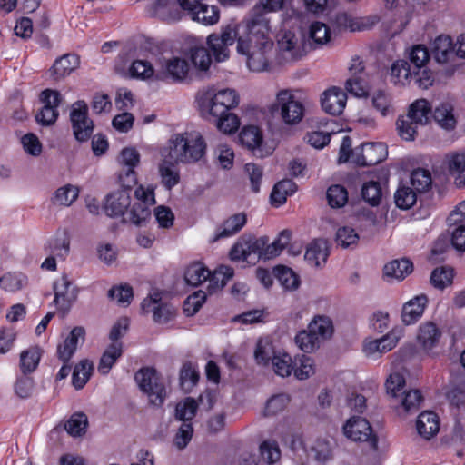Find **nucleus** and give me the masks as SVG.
Listing matches in <instances>:
<instances>
[{
    "instance_id": "13d9d810",
    "label": "nucleus",
    "mask_w": 465,
    "mask_h": 465,
    "mask_svg": "<svg viewBox=\"0 0 465 465\" xmlns=\"http://www.w3.org/2000/svg\"><path fill=\"white\" fill-rule=\"evenodd\" d=\"M371 104L373 108L378 111L383 117L394 114V108L391 104V99L382 91H379L373 94Z\"/></svg>"
},
{
    "instance_id": "680f3d73",
    "label": "nucleus",
    "mask_w": 465,
    "mask_h": 465,
    "mask_svg": "<svg viewBox=\"0 0 465 465\" xmlns=\"http://www.w3.org/2000/svg\"><path fill=\"white\" fill-rule=\"evenodd\" d=\"M210 121L215 122L217 128L224 134L234 133L240 125L239 118L231 111L217 118L213 117Z\"/></svg>"
},
{
    "instance_id": "f704fd0d",
    "label": "nucleus",
    "mask_w": 465,
    "mask_h": 465,
    "mask_svg": "<svg viewBox=\"0 0 465 465\" xmlns=\"http://www.w3.org/2000/svg\"><path fill=\"white\" fill-rule=\"evenodd\" d=\"M209 277L210 270L202 262L190 264L184 272L185 282L192 286L200 285L203 282H206Z\"/></svg>"
},
{
    "instance_id": "338daca9",
    "label": "nucleus",
    "mask_w": 465,
    "mask_h": 465,
    "mask_svg": "<svg viewBox=\"0 0 465 465\" xmlns=\"http://www.w3.org/2000/svg\"><path fill=\"white\" fill-rule=\"evenodd\" d=\"M361 195L365 202L372 206H376L380 203L381 199V188L378 182H368L365 183L361 189Z\"/></svg>"
},
{
    "instance_id": "8fccbe9b",
    "label": "nucleus",
    "mask_w": 465,
    "mask_h": 465,
    "mask_svg": "<svg viewBox=\"0 0 465 465\" xmlns=\"http://www.w3.org/2000/svg\"><path fill=\"white\" fill-rule=\"evenodd\" d=\"M422 395L419 390L403 391L400 396L401 407L406 413L416 412L422 402Z\"/></svg>"
},
{
    "instance_id": "603ef678",
    "label": "nucleus",
    "mask_w": 465,
    "mask_h": 465,
    "mask_svg": "<svg viewBox=\"0 0 465 465\" xmlns=\"http://www.w3.org/2000/svg\"><path fill=\"white\" fill-rule=\"evenodd\" d=\"M88 420L84 413H74L65 422L64 429L69 435L73 437H79L85 433Z\"/></svg>"
},
{
    "instance_id": "c03bdc74",
    "label": "nucleus",
    "mask_w": 465,
    "mask_h": 465,
    "mask_svg": "<svg viewBox=\"0 0 465 465\" xmlns=\"http://www.w3.org/2000/svg\"><path fill=\"white\" fill-rule=\"evenodd\" d=\"M452 106L448 103L440 104L437 106L433 113V118L440 126L447 130L453 129L456 124V120L452 114Z\"/></svg>"
},
{
    "instance_id": "6e6d98bb",
    "label": "nucleus",
    "mask_w": 465,
    "mask_h": 465,
    "mask_svg": "<svg viewBox=\"0 0 465 465\" xmlns=\"http://www.w3.org/2000/svg\"><path fill=\"white\" fill-rule=\"evenodd\" d=\"M394 201L397 207L402 210L410 209L417 201L416 193L409 186H400L394 194Z\"/></svg>"
},
{
    "instance_id": "0eeeda50",
    "label": "nucleus",
    "mask_w": 465,
    "mask_h": 465,
    "mask_svg": "<svg viewBox=\"0 0 465 465\" xmlns=\"http://www.w3.org/2000/svg\"><path fill=\"white\" fill-rule=\"evenodd\" d=\"M134 379L153 405L160 406L163 403L166 390L154 369L143 368L135 373Z\"/></svg>"
},
{
    "instance_id": "9d476101",
    "label": "nucleus",
    "mask_w": 465,
    "mask_h": 465,
    "mask_svg": "<svg viewBox=\"0 0 465 465\" xmlns=\"http://www.w3.org/2000/svg\"><path fill=\"white\" fill-rule=\"evenodd\" d=\"M401 330L393 329L380 339H366L363 342L362 351L366 357L377 360L383 353H386L396 347L401 338Z\"/></svg>"
},
{
    "instance_id": "cd10ccee",
    "label": "nucleus",
    "mask_w": 465,
    "mask_h": 465,
    "mask_svg": "<svg viewBox=\"0 0 465 465\" xmlns=\"http://www.w3.org/2000/svg\"><path fill=\"white\" fill-rule=\"evenodd\" d=\"M297 190V185L290 179L278 182L271 193V203L278 207L286 202L287 196L292 195Z\"/></svg>"
},
{
    "instance_id": "dca6fc26",
    "label": "nucleus",
    "mask_w": 465,
    "mask_h": 465,
    "mask_svg": "<svg viewBox=\"0 0 465 465\" xmlns=\"http://www.w3.org/2000/svg\"><path fill=\"white\" fill-rule=\"evenodd\" d=\"M142 310L145 313L153 312V321L157 323L163 324L170 322L175 316V309L170 304L160 303L158 294L150 296L142 302Z\"/></svg>"
},
{
    "instance_id": "f03ea898",
    "label": "nucleus",
    "mask_w": 465,
    "mask_h": 465,
    "mask_svg": "<svg viewBox=\"0 0 465 465\" xmlns=\"http://www.w3.org/2000/svg\"><path fill=\"white\" fill-rule=\"evenodd\" d=\"M197 103L203 117L211 120L237 107L240 97L234 89H209L198 94Z\"/></svg>"
},
{
    "instance_id": "bb28decb",
    "label": "nucleus",
    "mask_w": 465,
    "mask_h": 465,
    "mask_svg": "<svg viewBox=\"0 0 465 465\" xmlns=\"http://www.w3.org/2000/svg\"><path fill=\"white\" fill-rule=\"evenodd\" d=\"M407 114L419 126L428 124L431 115V106L426 99H418L409 106Z\"/></svg>"
},
{
    "instance_id": "7c9ffc66",
    "label": "nucleus",
    "mask_w": 465,
    "mask_h": 465,
    "mask_svg": "<svg viewBox=\"0 0 465 465\" xmlns=\"http://www.w3.org/2000/svg\"><path fill=\"white\" fill-rule=\"evenodd\" d=\"M191 18L204 25H213L219 22L220 11L215 5L202 4L193 12Z\"/></svg>"
},
{
    "instance_id": "e433bc0d",
    "label": "nucleus",
    "mask_w": 465,
    "mask_h": 465,
    "mask_svg": "<svg viewBox=\"0 0 465 465\" xmlns=\"http://www.w3.org/2000/svg\"><path fill=\"white\" fill-rule=\"evenodd\" d=\"M292 371L298 380H306L315 373L314 361L306 355H298L293 360Z\"/></svg>"
},
{
    "instance_id": "6e6552de",
    "label": "nucleus",
    "mask_w": 465,
    "mask_h": 465,
    "mask_svg": "<svg viewBox=\"0 0 465 465\" xmlns=\"http://www.w3.org/2000/svg\"><path fill=\"white\" fill-rule=\"evenodd\" d=\"M70 121L75 139L86 142L94 132V122L88 116V106L84 101L79 100L72 104Z\"/></svg>"
},
{
    "instance_id": "4d7b16f0",
    "label": "nucleus",
    "mask_w": 465,
    "mask_h": 465,
    "mask_svg": "<svg viewBox=\"0 0 465 465\" xmlns=\"http://www.w3.org/2000/svg\"><path fill=\"white\" fill-rule=\"evenodd\" d=\"M327 200L331 208L343 207L348 202V192L342 185H331L327 190Z\"/></svg>"
},
{
    "instance_id": "37998d69",
    "label": "nucleus",
    "mask_w": 465,
    "mask_h": 465,
    "mask_svg": "<svg viewBox=\"0 0 465 465\" xmlns=\"http://www.w3.org/2000/svg\"><path fill=\"white\" fill-rule=\"evenodd\" d=\"M26 284L27 277L21 272H7L0 277V286L5 292H18Z\"/></svg>"
},
{
    "instance_id": "6ab92c4d",
    "label": "nucleus",
    "mask_w": 465,
    "mask_h": 465,
    "mask_svg": "<svg viewBox=\"0 0 465 465\" xmlns=\"http://www.w3.org/2000/svg\"><path fill=\"white\" fill-rule=\"evenodd\" d=\"M85 330L83 327H74L56 350L58 359L64 363H68L77 350L79 339L84 340Z\"/></svg>"
},
{
    "instance_id": "9b49d317",
    "label": "nucleus",
    "mask_w": 465,
    "mask_h": 465,
    "mask_svg": "<svg viewBox=\"0 0 465 465\" xmlns=\"http://www.w3.org/2000/svg\"><path fill=\"white\" fill-rule=\"evenodd\" d=\"M304 55L302 39L291 31L283 32L278 39V57L280 63L297 61Z\"/></svg>"
},
{
    "instance_id": "09e8293b",
    "label": "nucleus",
    "mask_w": 465,
    "mask_h": 465,
    "mask_svg": "<svg viewBox=\"0 0 465 465\" xmlns=\"http://www.w3.org/2000/svg\"><path fill=\"white\" fill-rule=\"evenodd\" d=\"M262 460L268 465H274L281 460V450L274 440H264L259 447Z\"/></svg>"
},
{
    "instance_id": "de8ad7c7",
    "label": "nucleus",
    "mask_w": 465,
    "mask_h": 465,
    "mask_svg": "<svg viewBox=\"0 0 465 465\" xmlns=\"http://www.w3.org/2000/svg\"><path fill=\"white\" fill-rule=\"evenodd\" d=\"M198 409L197 401L188 397L183 401L177 403L175 408V417L177 420L183 421V423H190L194 418Z\"/></svg>"
},
{
    "instance_id": "a18cd8bd",
    "label": "nucleus",
    "mask_w": 465,
    "mask_h": 465,
    "mask_svg": "<svg viewBox=\"0 0 465 465\" xmlns=\"http://www.w3.org/2000/svg\"><path fill=\"white\" fill-rule=\"evenodd\" d=\"M41 351L38 347H30L20 354V368L23 373L33 372L38 366Z\"/></svg>"
},
{
    "instance_id": "0e129e2a",
    "label": "nucleus",
    "mask_w": 465,
    "mask_h": 465,
    "mask_svg": "<svg viewBox=\"0 0 465 465\" xmlns=\"http://www.w3.org/2000/svg\"><path fill=\"white\" fill-rule=\"evenodd\" d=\"M411 182L417 192H425L431 186V174L426 169H416L411 173Z\"/></svg>"
},
{
    "instance_id": "a878e982",
    "label": "nucleus",
    "mask_w": 465,
    "mask_h": 465,
    "mask_svg": "<svg viewBox=\"0 0 465 465\" xmlns=\"http://www.w3.org/2000/svg\"><path fill=\"white\" fill-rule=\"evenodd\" d=\"M308 328L324 342L331 338L334 332L332 320L323 314L315 315L308 324Z\"/></svg>"
},
{
    "instance_id": "f257e3e1",
    "label": "nucleus",
    "mask_w": 465,
    "mask_h": 465,
    "mask_svg": "<svg viewBox=\"0 0 465 465\" xmlns=\"http://www.w3.org/2000/svg\"><path fill=\"white\" fill-rule=\"evenodd\" d=\"M205 149L206 144L200 133L184 132L171 136L164 155L176 163H193L202 159Z\"/></svg>"
},
{
    "instance_id": "7ed1b4c3",
    "label": "nucleus",
    "mask_w": 465,
    "mask_h": 465,
    "mask_svg": "<svg viewBox=\"0 0 465 465\" xmlns=\"http://www.w3.org/2000/svg\"><path fill=\"white\" fill-rule=\"evenodd\" d=\"M272 48V41H252V43L243 36L238 37L237 52L247 57V66L253 72L268 69Z\"/></svg>"
},
{
    "instance_id": "2eb2a0df",
    "label": "nucleus",
    "mask_w": 465,
    "mask_h": 465,
    "mask_svg": "<svg viewBox=\"0 0 465 465\" xmlns=\"http://www.w3.org/2000/svg\"><path fill=\"white\" fill-rule=\"evenodd\" d=\"M189 71V64L185 59L172 57L161 63V69L155 74L157 80L171 79L173 82L183 81Z\"/></svg>"
},
{
    "instance_id": "e2e57ef3",
    "label": "nucleus",
    "mask_w": 465,
    "mask_h": 465,
    "mask_svg": "<svg viewBox=\"0 0 465 465\" xmlns=\"http://www.w3.org/2000/svg\"><path fill=\"white\" fill-rule=\"evenodd\" d=\"M345 91L356 97H365L368 94L369 87L366 77H349L344 84Z\"/></svg>"
},
{
    "instance_id": "423d86ee",
    "label": "nucleus",
    "mask_w": 465,
    "mask_h": 465,
    "mask_svg": "<svg viewBox=\"0 0 465 465\" xmlns=\"http://www.w3.org/2000/svg\"><path fill=\"white\" fill-rule=\"evenodd\" d=\"M239 25L237 23H230L221 27V33L212 34L207 37V45L218 63L224 62L230 56V46L239 37Z\"/></svg>"
},
{
    "instance_id": "79ce46f5",
    "label": "nucleus",
    "mask_w": 465,
    "mask_h": 465,
    "mask_svg": "<svg viewBox=\"0 0 465 465\" xmlns=\"http://www.w3.org/2000/svg\"><path fill=\"white\" fill-rule=\"evenodd\" d=\"M93 371V364L88 360H83L75 365L72 383L76 390L84 388L86 382L89 381Z\"/></svg>"
},
{
    "instance_id": "774afa93",
    "label": "nucleus",
    "mask_w": 465,
    "mask_h": 465,
    "mask_svg": "<svg viewBox=\"0 0 465 465\" xmlns=\"http://www.w3.org/2000/svg\"><path fill=\"white\" fill-rule=\"evenodd\" d=\"M409 59L413 65V70L422 69L430 60V54L427 47L422 45L412 46L409 53Z\"/></svg>"
},
{
    "instance_id": "bf43d9fd",
    "label": "nucleus",
    "mask_w": 465,
    "mask_h": 465,
    "mask_svg": "<svg viewBox=\"0 0 465 465\" xmlns=\"http://www.w3.org/2000/svg\"><path fill=\"white\" fill-rule=\"evenodd\" d=\"M272 367L274 372L281 377H288L293 370V361L287 353L273 355Z\"/></svg>"
},
{
    "instance_id": "ea45409f",
    "label": "nucleus",
    "mask_w": 465,
    "mask_h": 465,
    "mask_svg": "<svg viewBox=\"0 0 465 465\" xmlns=\"http://www.w3.org/2000/svg\"><path fill=\"white\" fill-rule=\"evenodd\" d=\"M450 173L457 174L455 183L458 187L465 186V150L450 155L449 159Z\"/></svg>"
},
{
    "instance_id": "393cba45",
    "label": "nucleus",
    "mask_w": 465,
    "mask_h": 465,
    "mask_svg": "<svg viewBox=\"0 0 465 465\" xmlns=\"http://www.w3.org/2000/svg\"><path fill=\"white\" fill-rule=\"evenodd\" d=\"M79 64L80 60L77 55L67 54L55 60L51 73L56 80H60L74 72Z\"/></svg>"
},
{
    "instance_id": "20e7f679",
    "label": "nucleus",
    "mask_w": 465,
    "mask_h": 465,
    "mask_svg": "<svg viewBox=\"0 0 465 465\" xmlns=\"http://www.w3.org/2000/svg\"><path fill=\"white\" fill-rule=\"evenodd\" d=\"M273 110L279 112L282 122L288 125L300 123L304 116V104L294 90L283 89L277 93Z\"/></svg>"
},
{
    "instance_id": "412c9836",
    "label": "nucleus",
    "mask_w": 465,
    "mask_h": 465,
    "mask_svg": "<svg viewBox=\"0 0 465 465\" xmlns=\"http://www.w3.org/2000/svg\"><path fill=\"white\" fill-rule=\"evenodd\" d=\"M247 223V216L244 213L231 215L219 225L213 234V242L220 239L232 237L238 233Z\"/></svg>"
},
{
    "instance_id": "4c0bfd02",
    "label": "nucleus",
    "mask_w": 465,
    "mask_h": 465,
    "mask_svg": "<svg viewBox=\"0 0 465 465\" xmlns=\"http://www.w3.org/2000/svg\"><path fill=\"white\" fill-rule=\"evenodd\" d=\"M391 76L394 84L405 85L413 77V69L405 60H398L391 66Z\"/></svg>"
},
{
    "instance_id": "3c124183",
    "label": "nucleus",
    "mask_w": 465,
    "mask_h": 465,
    "mask_svg": "<svg viewBox=\"0 0 465 465\" xmlns=\"http://www.w3.org/2000/svg\"><path fill=\"white\" fill-rule=\"evenodd\" d=\"M199 380V372L194 364L184 362L180 370V384L183 390L190 391Z\"/></svg>"
},
{
    "instance_id": "864d4df0",
    "label": "nucleus",
    "mask_w": 465,
    "mask_h": 465,
    "mask_svg": "<svg viewBox=\"0 0 465 465\" xmlns=\"http://www.w3.org/2000/svg\"><path fill=\"white\" fill-rule=\"evenodd\" d=\"M336 242L342 248L354 247L358 244L360 236L354 228L341 226L336 232Z\"/></svg>"
},
{
    "instance_id": "72a5a7b5",
    "label": "nucleus",
    "mask_w": 465,
    "mask_h": 465,
    "mask_svg": "<svg viewBox=\"0 0 465 465\" xmlns=\"http://www.w3.org/2000/svg\"><path fill=\"white\" fill-rule=\"evenodd\" d=\"M295 343L303 352L312 353L321 347L322 341L307 327V330H302L297 333Z\"/></svg>"
},
{
    "instance_id": "c9c22d12",
    "label": "nucleus",
    "mask_w": 465,
    "mask_h": 465,
    "mask_svg": "<svg viewBox=\"0 0 465 465\" xmlns=\"http://www.w3.org/2000/svg\"><path fill=\"white\" fill-rule=\"evenodd\" d=\"M79 188L73 184L59 187L54 193L52 202L55 205L68 207L78 198Z\"/></svg>"
},
{
    "instance_id": "1a4fd4ad",
    "label": "nucleus",
    "mask_w": 465,
    "mask_h": 465,
    "mask_svg": "<svg viewBox=\"0 0 465 465\" xmlns=\"http://www.w3.org/2000/svg\"><path fill=\"white\" fill-rule=\"evenodd\" d=\"M344 436L352 440L359 442H369L374 449L377 448L378 440L372 432L370 422L361 417H351L342 427Z\"/></svg>"
},
{
    "instance_id": "aec40b11",
    "label": "nucleus",
    "mask_w": 465,
    "mask_h": 465,
    "mask_svg": "<svg viewBox=\"0 0 465 465\" xmlns=\"http://www.w3.org/2000/svg\"><path fill=\"white\" fill-rule=\"evenodd\" d=\"M428 305V298L424 294L417 295L404 303L401 320L404 324L411 325L418 322L423 315Z\"/></svg>"
},
{
    "instance_id": "4468645a",
    "label": "nucleus",
    "mask_w": 465,
    "mask_h": 465,
    "mask_svg": "<svg viewBox=\"0 0 465 465\" xmlns=\"http://www.w3.org/2000/svg\"><path fill=\"white\" fill-rule=\"evenodd\" d=\"M441 337L440 327L432 321H426L418 328L416 341L425 353L430 354L440 344Z\"/></svg>"
},
{
    "instance_id": "49530a36",
    "label": "nucleus",
    "mask_w": 465,
    "mask_h": 465,
    "mask_svg": "<svg viewBox=\"0 0 465 465\" xmlns=\"http://www.w3.org/2000/svg\"><path fill=\"white\" fill-rule=\"evenodd\" d=\"M396 127L399 136L407 142H411L415 139L419 125L406 114L398 118Z\"/></svg>"
},
{
    "instance_id": "a211bd4d",
    "label": "nucleus",
    "mask_w": 465,
    "mask_h": 465,
    "mask_svg": "<svg viewBox=\"0 0 465 465\" xmlns=\"http://www.w3.org/2000/svg\"><path fill=\"white\" fill-rule=\"evenodd\" d=\"M385 8L401 29L407 25L414 11L409 0H385Z\"/></svg>"
},
{
    "instance_id": "2f4dec72",
    "label": "nucleus",
    "mask_w": 465,
    "mask_h": 465,
    "mask_svg": "<svg viewBox=\"0 0 465 465\" xmlns=\"http://www.w3.org/2000/svg\"><path fill=\"white\" fill-rule=\"evenodd\" d=\"M233 276V270L228 266H221L216 269L213 272H210V277L207 279L208 292L213 293L219 290H222L228 281Z\"/></svg>"
},
{
    "instance_id": "c85d7f7f",
    "label": "nucleus",
    "mask_w": 465,
    "mask_h": 465,
    "mask_svg": "<svg viewBox=\"0 0 465 465\" xmlns=\"http://www.w3.org/2000/svg\"><path fill=\"white\" fill-rule=\"evenodd\" d=\"M123 353L122 342H112L103 353L98 365V371L107 374Z\"/></svg>"
},
{
    "instance_id": "473e14b6",
    "label": "nucleus",
    "mask_w": 465,
    "mask_h": 465,
    "mask_svg": "<svg viewBox=\"0 0 465 465\" xmlns=\"http://www.w3.org/2000/svg\"><path fill=\"white\" fill-rule=\"evenodd\" d=\"M175 164L177 163L171 162L167 156L163 155V160L159 165L162 183L169 190L174 187L180 181L179 172L174 167Z\"/></svg>"
},
{
    "instance_id": "58836bf2",
    "label": "nucleus",
    "mask_w": 465,
    "mask_h": 465,
    "mask_svg": "<svg viewBox=\"0 0 465 465\" xmlns=\"http://www.w3.org/2000/svg\"><path fill=\"white\" fill-rule=\"evenodd\" d=\"M412 272V263L407 260H395L384 266V274L396 280H402Z\"/></svg>"
},
{
    "instance_id": "4be33fe9",
    "label": "nucleus",
    "mask_w": 465,
    "mask_h": 465,
    "mask_svg": "<svg viewBox=\"0 0 465 465\" xmlns=\"http://www.w3.org/2000/svg\"><path fill=\"white\" fill-rule=\"evenodd\" d=\"M130 193L126 190L113 192L106 197L104 211L111 217L124 215L130 206Z\"/></svg>"
},
{
    "instance_id": "5fc2aeb1",
    "label": "nucleus",
    "mask_w": 465,
    "mask_h": 465,
    "mask_svg": "<svg viewBox=\"0 0 465 465\" xmlns=\"http://www.w3.org/2000/svg\"><path fill=\"white\" fill-rule=\"evenodd\" d=\"M151 218V210L143 202H136L128 213V220L138 226L143 225Z\"/></svg>"
},
{
    "instance_id": "69168bd1",
    "label": "nucleus",
    "mask_w": 465,
    "mask_h": 465,
    "mask_svg": "<svg viewBox=\"0 0 465 465\" xmlns=\"http://www.w3.org/2000/svg\"><path fill=\"white\" fill-rule=\"evenodd\" d=\"M309 35L310 38L319 45L327 44L331 39V30L328 25L318 21L311 25Z\"/></svg>"
},
{
    "instance_id": "f3484780",
    "label": "nucleus",
    "mask_w": 465,
    "mask_h": 465,
    "mask_svg": "<svg viewBox=\"0 0 465 465\" xmlns=\"http://www.w3.org/2000/svg\"><path fill=\"white\" fill-rule=\"evenodd\" d=\"M322 109L332 115H340L347 103L346 91L341 87L332 86L327 89L321 98Z\"/></svg>"
},
{
    "instance_id": "f8f14e48",
    "label": "nucleus",
    "mask_w": 465,
    "mask_h": 465,
    "mask_svg": "<svg viewBox=\"0 0 465 465\" xmlns=\"http://www.w3.org/2000/svg\"><path fill=\"white\" fill-rule=\"evenodd\" d=\"M388 151L383 143H367L352 152V162L360 166L375 165L387 158Z\"/></svg>"
},
{
    "instance_id": "052dcab7",
    "label": "nucleus",
    "mask_w": 465,
    "mask_h": 465,
    "mask_svg": "<svg viewBox=\"0 0 465 465\" xmlns=\"http://www.w3.org/2000/svg\"><path fill=\"white\" fill-rule=\"evenodd\" d=\"M273 355H277L272 345L267 341L259 340L254 351V358L258 364L268 366L270 362L272 364Z\"/></svg>"
},
{
    "instance_id": "39448f33",
    "label": "nucleus",
    "mask_w": 465,
    "mask_h": 465,
    "mask_svg": "<svg viewBox=\"0 0 465 465\" xmlns=\"http://www.w3.org/2000/svg\"><path fill=\"white\" fill-rule=\"evenodd\" d=\"M247 41H272L271 37V19L264 14V7L254 5L242 21Z\"/></svg>"
},
{
    "instance_id": "b1692460",
    "label": "nucleus",
    "mask_w": 465,
    "mask_h": 465,
    "mask_svg": "<svg viewBox=\"0 0 465 465\" xmlns=\"http://www.w3.org/2000/svg\"><path fill=\"white\" fill-rule=\"evenodd\" d=\"M329 256V251L326 241L322 239L315 240L307 247L304 259L313 266L320 267L325 263Z\"/></svg>"
},
{
    "instance_id": "c756f323",
    "label": "nucleus",
    "mask_w": 465,
    "mask_h": 465,
    "mask_svg": "<svg viewBox=\"0 0 465 465\" xmlns=\"http://www.w3.org/2000/svg\"><path fill=\"white\" fill-rule=\"evenodd\" d=\"M432 54L439 64L447 63L453 55L451 38L449 35L438 36L433 42Z\"/></svg>"
},
{
    "instance_id": "a19ab883",
    "label": "nucleus",
    "mask_w": 465,
    "mask_h": 465,
    "mask_svg": "<svg viewBox=\"0 0 465 465\" xmlns=\"http://www.w3.org/2000/svg\"><path fill=\"white\" fill-rule=\"evenodd\" d=\"M240 143L248 149H258L262 142V134L257 126L244 127L239 134Z\"/></svg>"
},
{
    "instance_id": "ddd939ff",
    "label": "nucleus",
    "mask_w": 465,
    "mask_h": 465,
    "mask_svg": "<svg viewBox=\"0 0 465 465\" xmlns=\"http://www.w3.org/2000/svg\"><path fill=\"white\" fill-rule=\"evenodd\" d=\"M54 302L57 306L59 312L64 316L71 309L73 303L78 296V290L72 285V282L66 276L55 282Z\"/></svg>"
},
{
    "instance_id": "5701e85b",
    "label": "nucleus",
    "mask_w": 465,
    "mask_h": 465,
    "mask_svg": "<svg viewBox=\"0 0 465 465\" xmlns=\"http://www.w3.org/2000/svg\"><path fill=\"white\" fill-rule=\"evenodd\" d=\"M418 433L424 439L433 438L440 430L439 417L433 411L421 412L416 422Z\"/></svg>"
}]
</instances>
